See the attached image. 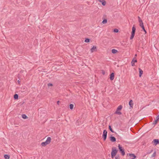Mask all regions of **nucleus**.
<instances>
[{
    "label": "nucleus",
    "mask_w": 159,
    "mask_h": 159,
    "mask_svg": "<svg viewBox=\"0 0 159 159\" xmlns=\"http://www.w3.org/2000/svg\"><path fill=\"white\" fill-rule=\"evenodd\" d=\"M118 150H116V148L115 147H113L112 148L111 152V156L112 158H113L117 153Z\"/></svg>",
    "instance_id": "1"
},
{
    "label": "nucleus",
    "mask_w": 159,
    "mask_h": 159,
    "mask_svg": "<svg viewBox=\"0 0 159 159\" xmlns=\"http://www.w3.org/2000/svg\"><path fill=\"white\" fill-rule=\"evenodd\" d=\"M120 152L121 153L122 156H124L125 154V152L124 151V149L120 145V144L118 145V146Z\"/></svg>",
    "instance_id": "2"
},
{
    "label": "nucleus",
    "mask_w": 159,
    "mask_h": 159,
    "mask_svg": "<svg viewBox=\"0 0 159 159\" xmlns=\"http://www.w3.org/2000/svg\"><path fill=\"white\" fill-rule=\"evenodd\" d=\"M122 106L121 105H120L117 108L115 113L118 115L121 114V112L120 111H118L122 109Z\"/></svg>",
    "instance_id": "3"
},
{
    "label": "nucleus",
    "mask_w": 159,
    "mask_h": 159,
    "mask_svg": "<svg viewBox=\"0 0 159 159\" xmlns=\"http://www.w3.org/2000/svg\"><path fill=\"white\" fill-rule=\"evenodd\" d=\"M152 143L155 146H156L157 144H159V139H154L152 141Z\"/></svg>",
    "instance_id": "4"
},
{
    "label": "nucleus",
    "mask_w": 159,
    "mask_h": 159,
    "mask_svg": "<svg viewBox=\"0 0 159 159\" xmlns=\"http://www.w3.org/2000/svg\"><path fill=\"white\" fill-rule=\"evenodd\" d=\"M107 131L106 129L104 130L103 131V134L102 136V138L104 141L107 138Z\"/></svg>",
    "instance_id": "5"
},
{
    "label": "nucleus",
    "mask_w": 159,
    "mask_h": 159,
    "mask_svg": "<svg viewBox=\"0 0 159 159\" xmlns=\"http://www.w3.org/2000/svg\"><path fill=\"white\" fill-rule=\"evenodd\" d=\"M159 120V115L156 117V120H155L152 123V124L154 125H156L158 120Z\"/></svg>",
    "instance_id": "6"
},
{
    "label": "nucleus",
    "mask_w": 159,
    "mask_h": 159,
    "mask_svg": "<svg viewBox=\"0 0 159 159\" xmlns=\"http://www.w3.org/2000/svg\"><path fill=\"white\" fill-rule=\"evenodd\" d=\"M51 138L50 137H48L45 142L47 144H48L51 142Z\"/></svg>",
    "instance_id": "7"
},
{
    "label": "nucleus",
    "mask_w": 159,
    "mask_h": 159,
    "mask_svg": "<svg viewBox=\"0 0 159 159\" xmlns=\"http://www.w3.org/2000/svg\"><path fill=\"white\" fill-rule=\"evenodd\" d=\"M97 48L96 46H93V47L91 49L90 51L91 52H93L95 51H96Z\"/></svg>",
    "instance_id": "8"
},
{
    "label": "nucleus",
    "mask_w": 159,
    "mask_h": 159,
    "mask_svg": "<svg viewBox=\"0 0 159 159\" xmlns=\"http://www.w3.org/2000/svg\"><path fill=\"white\" fill-rule=\"evenodd\" d=\"M110 79L111 80H112L114 79V73H112L110 75Z\"/></svg>",
    "instance_id": "9"
},
{
    "label": "nucleus",
    "mask_w": 159,
    "mask_h": 159,
    "mask_svg": "<svg viewBox=\"0 0 159 159\" xmlns=\"http://www.w3.org/2000/svg\"><path fill=\"white\" fill-rule=\"evenodd\" d=\"M110 139V140L112 142H115L116 141V139L113 136H111Z\"/></svg>",
    "instance_id": "10"
},
{
    "label": "nucleus",
    "mask_w": 159,
    "mask_h": 159,
    "mask_svg": "<svg viewBox=\"0 0 159 159\" xmlns=\"http://www.w3.org/2000/svg\"><path fill=\"white\" fill-rule=\"evenodd\" d=\"M137 62V60L136 59H134V58L133 59V60H132L131 62V65L132 66H134L135 65V64H134V62Z\"/></svg>",
    "instance_id": "11"
},
{
    "label": "nucleus",
    "mask_w": 159,
    "mask_h": 159,
    "mask_svg": "<svg viewBox=\"0 0 159 159\" xmlns=\"http://www.w3.org/2000/svg\"><path fill=\"white\" fill-rule=\"evenodd\" d=\"M129 105L130 107H133V103L132 100H131L129 102Z\"/></svg>",
    "instance_id": "12"
},
{
    "label": "nucleus",
    "mask_w": 159,
    "mask_h": 159,
    "mask_svg": "<svg viewBox=\"0 0 159 159\" xmlns=\"http://www.w3.org/2000/svg\"><path fill=\"white\" fill-rule=\"evenodd\" d=\"M135 30H136V28L134 27V26H133L132 27V31L131 32V34H135Z\"/></svg>",
    "instance_id": "13"
},
{
    "label": "nucleus",
    "mask_w": 159,
    "mask_h": 159,
    "mask_svg": "<svg viewBox=\"0 0 159 159\" xmlns=\"http://www.w3.org/2000/svg\"><path fill=\"white\" fill-rule=\"evenodd\" d=\"M139 76L140 77L143 74V71L140 68H139Z\"/></svg>",
    "instance_id": "14"
},
{
    "label": "nucleus",
    "mask_w": 159,
    "mask_h": 159,
    "mask_svg": "<svg viewBox=\"0 0 159 159\" xmlns=\"http://www.w3.org/2000/svg\"><path fill=\"white\" fill-rule=\"evenodd\" d=\"M111 52L112 53L115 54L118 52V51L115 49H112L111 50Z\"/></svg>",
    "instance_id": "15"
},
{
    "label": "nucleus",
    "mask_w": 159,
    "mask_h": 159,
    "mask_svg": "<svg viewBox=\"0 0 159 159\" xmlns=\"http://www.w3.org/2000/svg\"><path fill=\"white\" fill-rule=\"evenodd\" d=\"M4 157L6 159H9L10 158V156L7 154H5L4 156Z\"/></svg>",
    "instance_id": "16"
},
{
    "label": "nucleus",
    "mask_w": 159,
    "mask_h": 159,
    "mask_svg": "<svg viewBox=\"0 0 159 159\" xmlns=\"http://www.w3.org/2000/svg\"><path fill=\"white\" fill-rule=\"evenodd\" d=\"M109 130H110V131L112 132V133H114V131L113 130V129H112L111 127V126L110 125H109Z\"/></svg>",
    "instance_id": "17"
},
{
    "label": "nucleus",
    "mask_w": 159,
    "mask_h": 159,
    "mask_svg": "<svg viewBox=\"0 0 159 159\" xmlns=\"http://www.w3.org/2000/svg\"><path fill=\"white\" fill-rule=\"evenodd\" d=\"M18 95L17 94H16L14 96V98L15 99H16L18 98Z\"/></svg>",
    "instance_id": "18"
},
{
    "label": "nucleus",
    "mask_w": 159,
    "mask_h": 159,
    "mask_svg": "<svg viewBox=\"0 0 159 159\" xmlns=\"http://www.w3.org/2000/svg\"><path fill=\"white\" fill-rule=\"evenodd\" d=\"M139 26L141 27H142L143 26H144L143 24V21L139 22Z\"/></svg>",
    "instance_id": "19"
},
{
    "label": "nucleus",
    "mask_w": 159,
    "mask_h": 159,
    "mask_svg": "<svg viewBox=\"0 0 159 159\" xmlns=\"http://www.w3.org/2000/svg\"><path fill=\"white\" fill-rule=\"evenodd\" d=\"M22 117L24 119H26L28 117L26 116L25 114H22Z\"/></svg>",
    "instance_id": "20"
},
{
    "label": "nucleus",
    "mask_w": 159,
    "mask_h": 159,
    "mask_svg": "<svg viewBox=\"0 0 159 159\" xmlns=\"http://www.w3.org/2000/svg\"><path fill=\"white\" fill-rule=\"evenodd\" d=\"M41 145L42 146H46V145H48L47 144V143H46V142H42V143H41Z\"/></svg>",
    "instance_id": "21"
},
{
    "label": "nucleus",
    "mask_w": 159,
    "mask_h": 159,
    "mask_svg": "<svg viewBox=\"0 0 159 159\" xmlns=\"http://www.w3.org/2000/svg\"><path fill=\"white\" fill-rule=\"evenodd\" d=\"M74 105L73 104H70V108L71 110H72L74 107Z\"/></svg>",
    "instance_id": "22"
},
{
    "label": "nucleus",
    "mask_w": 159,
    "mask_h": 159,
    "mask_svg": "<svg viewBox=\"0 0 159 159\" xmlns=\"http://www.w3.org/2000/svg\"><path fill=\"white\" fill-rule=\"evenodd\" d=\"M101 2L102 3V4L103 6L105 5L106 3V2L105 1V0H103V1H102V2Z\"/></svg>",
    "instance_id": "23"
},
{
    "label": "nucleus",
    "mask_w": 159,
    "mask_h": 159,
    "mask_svg": "<svg viewBox=\"0 0 159 159\" xmlns=\"http://www.w3.org/2000/svg\"><path fill=\"white\" fill-rule=\"evenodd\" d=\"M134 35H135V34H131V36L130 37V39H133V38H134Z\"/></svg>",
    "instance_id": "24"
},
{
    "label": "nucleus",
    "mask_w": 159,
    "mask_h": 159,
    "mask_svg": "<svg viewBox=\"0 0 159 159\" xmlns=\"http://www.w3.org/2000/svg\"><path fill=\"white\" fill-rule=\"evenodd\" d=\"M107 19H105L102 21V23L103 24H105L107 23Z\"/></svg>",
    "instance_id": "25"
},
{
    "label": "nucleus",
    "mask_w": 159,
    "mask_h": 159,
    "mask_svg": "<svg viewBox=\"0 0 159 159\" xmlns=\"http://www.w3.org/2000/svg\"><path fill=\"white\" fill-rule=\"evenodd\" d=\"M156 156V152L155 151V152L153 153L152 155V157H155Z\"/></svg>",
    "instance_id": "26"
},
{
    "label": "nucleus",
    "mask_w": 159,
    "mask_h": 159,
    "mask_svg": "<svg viewBox=\"0 0 159 159\" xmlns=\"http://www.w3.org/2000/svg\"><path fill=\"white\" fill-rule=\"evenodd\" d=\"M90 41V39L88 38H86L85 40V42L86 43L89 42Z\"/></svg>",
    "instance_id": "27"
},
{
    "label": "nucleus",
    "mask_w": 159,
    "mask_h": 159,
    "mask_svg": "<svg viewBox=\"0 0 159 159\" xmlns=\"http://www.w3.org/2000/svg\"><path fill=\"white\" fill-rule=\"evenodd\" d=\"M130 155L131 156V157H133L134 159L136 157V156L133 154H130Z\"/></svg>",
    "instance_id": "28"
},
{
    "label": "nucleus",
    "mask_w": 159,
    "mask_h": 159,
    "mask_svg": "<svg viewBox=\"0 0 159 159\" xmlns=\"http://www.w3.org/2000/svg\"><path fill=\"white\" fill-rule=\"evenodd\" d=\"M141 28H142V29L145 32V33L146 34L147 33V32L145 29L144 26H143V27H142Z\"/></svg>",
    "instance_id": "29"
},
{
    "label": "nucleus",
    "mask_w": 159,
    "mask_h": 159,
    "mask_svg": "<svg viewBox=\"0 0 159 159\" xmlns=\"http://www.w3.org/2000/svg\"><path fill=\"white\" fill-rule=\"evenodd\" d=\"M118 30L116 29H115L114 30V32L116 33H117L118 32Z\"/></svg>",
    "instance_id": "30"
},
{
    "label": "nucleus",
    "mask_w": 159,
    "mask_h": 159,
    "mask_svg": "<svg viewBox=\"0 0 159 159\" xmlns=\"http://www.w3.org/2000/svg\"><path fill=\"white\" fill-rule=\"evenodd\" d=\"M138 20H139V22H141V21H142V20L141 19V18H140V17L139 16H138Z\"/></svg>",
    "instance_id": "31"
},
{
    "label": "nucleus",
    "mask_w": 159,
    "mask_h": 159,
    "mask_svg": "<svg viewBox=\"0 0 159 159\" xmlns=\"http://www.w3.org/2000/svg\"><path fill=\"white\" fill-rule=\"evenodd\" d=\"M48 87H50V86H52L53 85L52 84L49 83L48 84Z\"/></svg>",
    "instance_id": "32"
},
{
    "label": "nucleus",
    "mask_w": 159,
    "mask_h": 159,
    "mask_svg": "<svg viewBox=\"0 0 159 159\" xmlns=\"http://www.w3.org/2000/svg\"><path fill=\"white\" fill-rule=\"evenodd\" d=\"M153 151V150H151V151H150L149 152H147V154H150L151 153V152H152Z\"/></svg>",
    "instance_id": "33"
},
{
    "label": "nucleus",
    "mask_w": 159,
    "mask_h": 159,
    "mask_svg": "<svg viewBox=\"0 0 159 159\" xmlns=\"http://www.w3.org/2000/svg\"><path fill=\"white\" fill-rule=\"evenodd\" d=\"M115 158L116 159H120V157L119 156L118 157H117L116 156V157H115Z\"/></svg>",
    "instance_id": "34"
},
{
    "label": "nucleus",
    "mask_w": 159,
    "mask_h": 159,
    "mask_svg": "<svg viewBox=\"0 0 159 159\" xmlns=\"http://www.w3.org/2000/svg\"><path fill=\"white\" fill-rule=\"evenodd\" d=\"M102 73L103 75H104L105 74V72L103 70H102Z\"/></svg>",
    "instance_id": "35"
},
{
    "label": "nucleus",
    "mask_w": 159,
    "mask_h": 159,
    "mask_svg": "<svg viewBox=\"0 0 159 159\" xmlns=\"http://www.w3.org/2000/svg\"><path fill=\"white\" fill-rule=\"evenodd\" d=\"M59 102H60V101H57V104L58 105H59Z\"/></svg>",
    "instance_id": "36"
},
{
    "label": "nucleus",
    "mask_w": 159,
    "mask_h": 159,
    "mask_svg": "<svg viewBox=\"0 0 159 159\" xmlns=\"http://www.w3.org/2000/svg\"><path fill=\"white\" fill-rule=\"evenodd\" d=\"M17 82L19 84H20V81L19 80H18Z\"/></svg>",
    "instance_id": "37"
},
{
    "label": "nucleus",
    "mask_w": 159,
    "mask_h": 159,
    "mask_svg": "<svg viewBox=\"0 0 159 159\" xmlns=\"http://www.w3.org/2000/svg\"><path fill=\"white\" fill-rule=\"evenodd\" d=\"M137 56V54H135V57Z\"/></svg>",
    "instance_id": "38"
}]
</instances>
